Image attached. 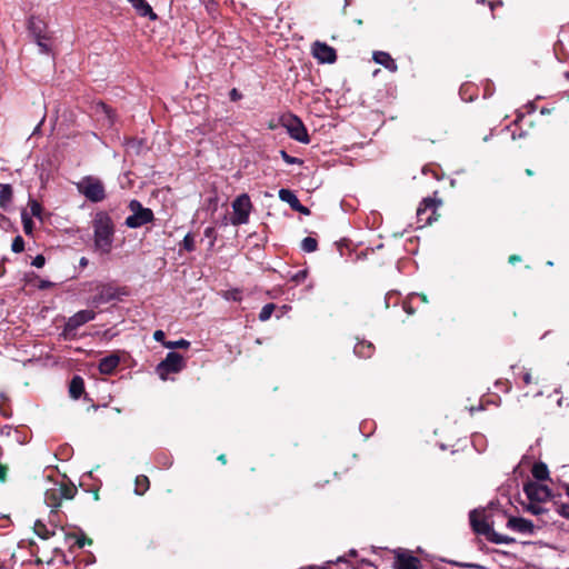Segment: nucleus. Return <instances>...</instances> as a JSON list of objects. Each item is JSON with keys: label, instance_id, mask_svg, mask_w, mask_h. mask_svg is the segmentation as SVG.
<instances>
[{"label": "nucleus", "instance_id": "nucleus-1", "mask_svg": "<svg viewBox=\"0 0 569 569\" xmlns=\"http://www.w3.org/2000/svg\"><path fill=\"white\" fill-rule=\"evenodd\" d=\"M94 249L108 254L111 252L114 241L116 227L112 218L106 211H98L92 220Z\"/></svg>", "mask_w": 569, "mask_h": 569}, {"label": "nucleus", "instance_id": "nucleus-2", "mask_svg": "<svg viewBox=\"0 0 569 569\" xmlns=\"http://www.w3.org/2000/svg\"><path fill=\"white\" fill-rule=\"evenodd\" d=\"M523 492L528 499L526 510L536 516L548 515V510L541 506L542 502H547L551 499V489L542 483L536 481H527L523 485Z\"/></svg>", "mask_w": 569, "mask_h": 569}, {"label": "nucleus", "instance_id": "nucleus-3", "mask_svg": "<svg viewBox=\"0 0 569 569\" xmlns=\"http://www.w3.org/2000/svg\"><path fill=\"white\" fill-rule=\"evenodd\" d=\"M77 492V488L73 483L62 480H47L44 490V502L51 508V511H56L63 499H72Z\"/></svg>", "mask_w": 569, "mask_h": 569}, {"label": "nucleus", "instance_id": "nucleus-4", "mask_svg": "<svg viewBox=\"0 0 569 569\" xmlns=\"http://www.w3.org/2000/svg\"><path fill=\"white\" fill-rule=\"evenodd\" d=\"M470 523L478 535H483L491 542H498V533L493 530V517L486 510H473L470 512Z\"/></svg>", "mask_w": 569, "mask_h": 569}, {"label": "nucleus", "instance_id": "nucleus-5", "mask_svg": "<svg viewBox=\"0 0 569 569\" xmlns=\"http://www.w3.org/2000/svg\"><path fill=\"white\" fill-rule=\"evenodd\" d=\"M77 190L91 202H101L107 193L103 182L94 176H86L76 183Z\"/></svg>", "mask_w": 569, "mask_h": 569}, {"label": "nucleus", "instance_id": "nucleus-6", "mask_svg": "<svg viewBox=\"0 0 569 569\" xmlns=\"http://www.w3.org/2000/svg\"><path fill=\"white\" fill-rule=\"evenodd\" d=\"M186 367L183 357L174 351L169 352L166 358L158 363L156 372L162 381L169 379L171 373H178Z\"/></svg>", "mask_w": 569, "mask_h": 569}, {"label": "nucleus", "instance_id": "nucleus-7", "mask_svg": "<svg viewBox=\"0 0 569 569\" xmlns=\"http://www.w3.org/2000/svg\"><path fill=\"white\" fill-rule=\"evenodd\" d=\"M129 209L132 212L126 219V226L132 229L140 228L153 219V212L149 208H143L138 200H131Z\"/></svg>", "mask_w": 569, "mask_h": 569}, {"label": "nucleus", "instance_id": "nucleus-8", "mask_svg": "<svg viewBox=\"0 0 569 569\" xmlns=\"http://www.w3.org/2000/svg\"><path fill=\"white\" fill-rule=\"evenodd\" d=\"M232 210L231 223L233 226L246 224L252 210L250 197L247 193L238 196L232 202Z\"/></svg>", "mask_w": 569, "mask_h": 569}, {"label": "nucleus", "instance_id": "nucleus-9", "mask_svg": "<svg viewBox=\"0 0 569 569\" xmlns=\"http://www.w3.org/2000/svg\"><path fill=\"white\" fill-rule=\"evenodd\" d=\"M282 124L287 129L288 134L301 142L308 143L310 141L307 129L302 121L295 114H288L282 117Z\"/></svg>", "mask_w": 569, "mask_h": 569}, {"label": "nucleus", "instance_id": "nucleus-10", "mask_svg": "<svg viewBox=\"0 0 569 569\" xmlns=\"http://www.w3.org/2000/svg\"><path fill=\"white\" fill-rule=\"evenodd\" d=\"M441 204L440 200H436L433 198H425L418 209H417V219L418 222L421 223L420 227H425L430 224L433 220H436V211L437 208Z\"/></svg>", "mask_w": 569, "mask_h": 569}, {"label": "nucleus", "instance_id": "nucleus-11", "mask_svg": "<svg viewBox=\"0 0 569 569\" xmlns=\"http://www.w3.org/2000/svg\"><path fill=\"white\" fill-rule=\"evenodd\" d=\"M96 318V312L92 310H80L73 316H71L64 325L63 328V337L66 339L70 338L73 332L84 323L92 321Z\"/></svg>", "mask_w": 569, "mask_h": 569}, {"label": "nucleus", "instance_id": "nucleus-12", "mask_svg": "<svg viewBox=\"0 0 569 569\" xmlns=\"http://www.w3.org/2000/svg\"><path fill=\"white\" fill-rule=\"evenodd\" d=\"M312 53L313 57L322 63H332L337 59L335 49L319 41L315 42Z\"/></svg>", "mask_w": 569, "mask_h": 569}, {"label": "nucleus", "instance_id": "nucleus-13", "mask_svg": "<svg viewBox=\"0 0 569 569\" xmlns=\"http://www.w3.org/2000/svg\"><path fill=\"white\" fill-rule=\"evenodd\" d=\"M396 569H420V560L408 551L399 550L396 553Z\"/></svg>", "mask_w": 569, "mask_h": 569}, {"label": "nucleus", "instance_id": "nucleus-14", "mask_svg": "<svg viewBox=\"0 0 569 569\" xmlns=\"http://www.w3.org/2000/svg\"><path fill=\"white\" fill-rule=\"evenodd\" d=\"M507 528L520 533L532 535L535 532V525L532 523V521L521 517L510 516L507 521Z\"/></svg>", "mask_w": 569, "mask_h": 569}, {"label": "nucleus", "instance_id": "nucleus-15", "mask_svg": "<svg viewBox=\"0 0 569 569\" xmlns=\"http://www.w3.org/2000/svg\"><path fill=\"white\" fill-rule=\"evenodd\" d=\"M279 198L283 202H287L291 207V209L306 216L310 213L309 209L300 203L299 199L291 190L280 189Z\"/></svg>", "mask_w": 569, "mask_h": 569}, {"label": "nucleus", "instance_id": "nucleus-16", "mask_svg": "<svg viewBox=\"0 0 569 569\" xmlns=\"http://www.w3.org/2000/svg\"><path fill=\"white\" fill-rule=\"evenodd\" d=\"M99 290L98 295L92 298V305L99 306L107 303L116 298V291L112 287L100 284L97 287Z\"/></svg>", "mask_w": 569, "mask_h": 569}, {"label": "nucleus", "instance_id": "nucleus-17", "mask_svg": "<svg viewBox=\"0 0 569 569\" xmlns=\"http://www.w3.org/2000/svg\"><path fill=\"white\" fill-rule=\"evenodd\" d=\"M137 13L141 17H147L150 20H156L157 14L153 12L151 6L146 0H127Z\"/></svg>", "mask_w": 569, "mask_h": 569}, {"label": "nucleus", "instance_id": "nucleus-18", "mask_svg": "<svg viewBox=\"0 0 569 569\" xmlns=\"http://www.w3.org/2000/svg\"><path fill=\"white\" fill-rule=\"evenodd\" d=\"M98 119L102 121L103 126L111 127L114 122V113L106 103H99L96 108Z\"/></svg>", "mask_w": 569, "mask_h": 569}, {"label": "nucleus", "instance_id": "nucleus-19", "mask_svg": "<svg viewBox=\"0 0 569 569\" xmlns=\"http://www.w3.org/2000/svg\"><path fill=\"white\" fill-rule=\"evenodd\" d=\"M376 63L383 66L391 72L397 71L398 67L396 61L391 58L388 52L385 51H376L372 56Z\"/></svg>", "mask_w": 569, "mask_h": 569}, {"label": "nucleus", "instance_id": "nucleus-20", "mask_svg": "<svg viewBox=\"0 0 569 569\" xmlns=\"http://www.w3.org/2000/svg\"><path fill=\"white\" fill-rule=\"evenodd\" d=\"M120 358L117 355H110L102 358L99 362V371L103 375L112 373L119 366Z\"/></svg>", "mask_w": 569, "mask_h": 569}, {"label": "nucleus", "instance_id": "nucleus-21", "mask_svg": "<svg viewBox=\"0 0 569 569\" xmlns=\"http://www.w3.org/2000/svg\"><path fill=\"white\" fill-rule=\"evenodd\" d=\"M531 473H532V477L537 481H545V480L549 479L548 466L542 461H538V462L533 463V466L531 468Z\"/></svg>", "mask_w": 569, "mask_h": 569}, {"label": "nucleus", "instance_id": "nucleus-22", "mask_svg": "<svg viewBox=\"0 0 569 569\" xmlns=\"http://www.w3.org/2000/svg\"><path fill=\"white\" fill-rule=\"evenodd\" d=\"M29 30L34 38L46 36V23L37 17H31L29 20Z\"/></svg>", "mask_w": 569, "mask_h": 569}, {"label": "nucleus", "instance_id": "nucleus-23", "mask_svg": "<svg viewBox=\"0 0 569 569\" xmlns=\"http://www.w3.org/2000/svg\"><path fill=\"white\" fill-rule=\"evenodd\" d=\"M373 345L367 341L357 342L353 349L356 356H358L359 358H370L373 353Z\"/></svg>", "mask_w": 569, "mask_h": 569}, {"label": "nucleus", "instance_id": "nucleus-24", "mask_svg": "<svg viewBox=\"0 0 569 569\" xmlns=\"http://www.w3.org/2000/svg\"><path fill=\"white\" fill-rule=\"evenodd\" d=\"M84 390V383L81 377L76 376L72 378L70 386H69V392L70 396L73 399H78Z\"/></svg>", "mask_w": 569, "mask_h": 569}, {"label": "nucleus", "instance_id": "nucleus-25", "mask_svg": "<svg viewBox=\"0 0 569 569\" xmlns=\"http://www.w3.org/2000/svg\"><path fill=\"white\" fill-rule=\"evenodd\" d=\"M34 532L42 539H49L54 535V530L48 528L42 521L38 520L34 523Z\"/></svg>", "mask_w": 569, "mask_h": 569}, {"label": "nucleus", "instance_id": "nucleus-26", "mask_svg": "<svg viewBox=\"0 0 569 569\" xmlns=\"http://www.w3.org/2000/svg\"><path fill=\"white\" fill-rule=\"evenodd\" d=\"M12 199V188L10 184H0V206L6 207Z\"/></svg>", "mask_w": 569, "mask_h": 569}, {"label": "nucleus", "instance_id": "nucleus-27", "mask_svg": "<svg viewBox=\"0 0 569 569\" xmlns=\"http://www.w3.org/2000/svg\"><path fill=\"white\" fill-rule=\"evenodd\" d=\"M149 488V479L146 476H138L136 478L134 491L137 495H143Z\"/></svg>", "mask_w": 569, "mask_h": 569}, {"label": "nucleus", "instance_id": "nucleus-28", "mask_svg": "<svg viewBox=\"0 0 569 569\" xmlns=\"http://www.w3.org/2000/svg\"><path fill=\"white\" fill-rule=\"evenodd\" d=\"M21 220L23 224V231L26 234L30 236L33 232L34 223L32 221V218L27 211L21 212Z\"/></svg>", "mask_w": 569, "mask_h": 569}, {"label": "nucleus", "instance_id": "nucleus-29", "mask_svg": "<svg viewBox=\"0 0 569 569\" xmlns=\"http://www.w3.org/2000/svg\"><path fill=\"white\" fill-rule=\"evenodd\" d=\"M317 247H318V242L315 238H311V237H306L302 241H301V249L305 251V252H313L317 250Z\"/></svg>", "mask_w": 569, "mask_h": 569}, {"label": "nucleus", "instance_id": "nucleus-30", "mask_svg": "<svg viewBox=\"0 0 569 569\" xmlns=\"http://www.w3.org/2000/svg\"><path fill=\"white\" fill-rule=\"evenodd\" d=\"M163 347L168 349H188L190 347V341L186 339H179L176 341L163 342Z\"/></svg>", "mask_w": 569, "mask_h": 569}, {"label": "nucleus", "instance_id": "nucleus-31", "mask_svg": "<svg viewBox=\"0 0 569 569\" xmlns=\"http://www.w3.org/2000/svg\"><path fill=\"white\" fill-rule=\"evenodd\" d=\"M276 306L273 303H267L262 307L259 313L260 321H267L270 319L272 312L274 311Z\"/></svg>", "mask_w": 569, "mask_h": 569}, {"label": "nucleus", "instance_id": "nucleus-32", "mask_svg": "<svg viewBox=\"0 0 569 569\" xmlns=\"http://www.w3.org/2000/svg\"><path fill=\"white\" fill-rule=\"evenodd\" d=\"M29 208H30L31 216L41 219L42 207H41V204L38 201L30 200L29 201Z\"/></svg>", "mask_w": 569, "mask_h": 569}, {"label": "nucleus", "instance_id": "nucleus-33", "mask_svg": "<svg viewBox=\"0 0 569 569\" xmlns=\"http://www.w3.org/2000/svg\"><path fill=\"white\" fill-rule=\"evenodd\" d=\"M182 247L187 251H193L196 248L194 238L191 233H187L182 240Z\"/></svg>", "mask_w": 569, "mask_h": 569}, {"label": "nucleus", "instance_id": "nucleus-34", "mask_svg": "<svg viewBox=\"0 0 569 569\" xmlns=\"http://www.w3.org/2000/svg\"><path fill=\"white\" fill-rule=\"evenodd\" d=\"M223 298L232 301L241 300V291L239 289H231L223 292Z\"/></svg>", "mask_w": 569, "mask_h": 569}, {"label": "nucleus", "instance_id": "nucleus-35", "mask_svg": "<svg viewBox=\"0 0 569 569\" xmlns=\"http://www.w3.org/2000/svg\"><path fill=\"white\" fill-rule=\"evenodd\" d=\"M11 249L13 252L19 253L22 252L24 249V241L21 236H17L11 244Z\"/></svg>", "mask_w": 569, "mask_h": 569}, {"label": "nucleus", "instance_id": "nucleus-36", "mask_svg": "<svg viewBox=\"0 0 569 569\" xmlns=\"http://www.w3.org/2000/svg\"><path fill=\"white\" fill-rule=\"evenodd\" d=\"M34 39H36L37 44L39 46L41 52L48 53L50 51L49 46L47 43V40H48L47 36H42L41 38L38 37Z\"/></svg>", "mask_w": 569, "mask_h": 569}, {"label": "nucleus", "instance_id": "nucleus-37", "mask_svg": "<svg viewBox=\"0 0 569 569\" xmlns=\"http://www.w3.org/2000/svg\"><path fill=\"white\" fill-rule=\"evenodd\" d=\"M307 270H299L298 272H296L295 274L291 276V281L296 282V283H301L306 280L307 278Z\"/></svg>", "mask_w": 569, "mask_h": 569}, {"label": "nucleus", "instance_id": "nucleus-38", "mask_svg": "<svg viewBox=\"0 0 569 569\" xmlns=\"http://www.w3.org/2000/svg\"><path fill=\"white\" fill-rule=\"evenodd\" d=\"M13 556L9 558L0 559V569H13L14 567Z\"/></svg>", "mask_w": 569, "mask_h": 569}, {"label": "nucleus", "instance_id": "nucleus-39", "mask_svg": "<svg viewBox=\"0 0 569 569\" xmlns=\"http://www.w3.org/2000/svg\"><path fill=\"white\" fill-rule=\"evenodd\" d=\"M521 381L525 386H530L531 383H537V379L532 377V375L528 371H523L521 373Z\"/></svg>", "mask_w": 569, "mask_h": 569}, {"label": "nucleus", "instance_id": "nucleus-40", "mask_svg": "<svg viewBox=\"0 0 569 569\" xmlns=\"http://www.w3.org/2000/svg\"><path fill=\"white\" fill-rule=\"evenodd\" d=\"M280 154H281V158L284 160V162H287L288 164H295V163L301 162L298 158L291 157L284 150H281Z\"/></svg>", "mask_w": 569, "mask_h": 569}, {"label": "nucleus", "instance_id": "nucleus-41", "mask_svg": "<svg viewBox=\"0 0 569 569\" xmlns=\"http://www.w3.org/2000/svg\"><path fill=\"white\" fill-rule=\"evenodd\" d=\"M557 512L566 518L569 519V503H561L557 507Z\"/></svg>", "mask_w": 569, "mask_h": 569}, {"label": "nucleus", "instance_id": "nucleus-42", "mask_svg": "<svg viewBox=\"0 0 569 569\" xmlns=\"http://www.w3.org/2000/svg\"><path fill=\"white\" fill-rule=\"evenodd\" d=\"M204 236H206L207 238H210V239H211V241H210V247H213V244H214V240H216V232H214V228H212V227H207V228L204 229Z\"/></svg>", "mask_w": 569, "mask_h": 569}, {"label": "nucleus", "instance_id": "nucleus-43", "mask_svg": "<svg viewBox=\"0 0 569 569\" xmlns=\"http://www.w3.org/2000/svg\"><path fill=\"white\" fill-rule=\"evenodd\" d=\"M46 263V259L42 254H38L33 258L31 264L36 268H42Z\"/></svg>", "mask_w": 569, "mask_h": 569}, {"label": "nucleus", "instance_id": "nucleus-44", "mask_svg": "<svg viewBox=\"0 0 569 569\" xmlns=\"http://www.w3.org/2000/svg\"><path fill=\"white\" fill-rule=\"evenodd\" d=\"M153 339L158 342H161L163 345V342H167L164 340V332L162 330H156L153 332Z\"/></svg>", "mask_w": 569, "mask_h": 569}, {"label": "nucleus", "instance_id": "nucleus-45", "mask_svg": "<svg viewBox=\"0 0 569 569\" xmlns=\"http://www.w3.org/2000/svg\"><path fill=\"white\" fill-rule=\"evenodd\" d=\"M74 545H77L79 548H82L86 543H91L90 539H87L86 537L76 538Z\"/></svg>", "mask_w": 569, "mask_h": 569}, {"label": "nucleus", "instance_id": "nucleus-46", "mask_svg": "<svg viewBox=\"0 0 569 569\" xmlns=\"http://www.w3.org/2000/svg\"><path fill=\"white\" fill-rule=\"evenodd\" d=\"M515 541L516 540L513 538L500 533V543H511Z\"/></svg>", "mask_w": 569, "mask_h": 569}, {"label": "nucleus", "instance_id": "nucleus-47", "mask_svg": "<svg viewBox=\"0 0 569 569\" xmlns=\"http://www.w3.org/2000/svg\"><path fill=\"white\" fill-rule=\"evenodd\" d=\"M7 467L0 465V482L6 480Z\"/></svg>", "mask_w": 569, "mask_h": 569}, {"label": "nucleus", "instance_id": "nucleus-48", "mask_svg": "<svg viewBox=\"0 0 569 569\" xmlns=\"http://www.w3.org/2000/svg\"><path fill=\"white\" fill-rule=\"evenodd\" d=\"M555 109H556L555 107H552V108L542 107L539 112H540V114L546 116V114H550Z\"/></svg>", "mask_w": 569, "mask_h": 569}, {"label": "nucleus", "instance_id": "nucleus-49", "mask_svg": "<svg viewBox=\"0 0 569 569\" xmlns=\"http://www.w3.org/2000/svg\"><path fill=\"white\" fill-rule=\"evenodd\" d=\"M519 261H521V257L518 256V254H511L509 257V262L512 263V264H515L516 262H519Z\"/></svg>", "mask_w": 569, "mask_h": 569}, {"label": "nucleus", "instance_id": "nucleus-50", "mask_svg": "<svg viewBox=\"0 0 569 569\" xmlns=\"http://www.w3.org/2000/svg\"><path fill=\"white\" fill-rule=\"evenodd\" d=\"M51 286H52V283H51L50 281H41V283H40V286H39V287H40L41 289H46V288H49V287H51Z\"/></svg>", "mask_w": 569, "mask_h": 569}, {"label": "nucleus", "instance_id": "nucleus-51", "mask_svg": "<svg viewBox=\"0 0 569 569\" xmlns=\"http://www.w3.org/2000/svg\"><path fill=\"white\" fill-rule=\"evenodd\" d=\"M230 94H231L232 100H236L239 98L238 91L236 89H232Z\"/></svg>", "mask_w": 569, "mask_h": 569}, {"label": "nucleus", "instance_id": "nucleus-52", "mask_svg": "<svg viewBox=\"0 0 569 569\" xmlns=\"http://www.w3.org/2000/svg\"><path fill=\"white\" fill-rule=\"evenodd\" d=\"M501 132L510 133V137H511V138H515V132H513V131H510L509 126H507V127H506Z\"/></svg>", "mask_w": 569, "mask_h": 569}, {"label": "nucleus", "instance_id": "nucleus-53", "mask_svg": "<svg viewBox=\"0 0 569 569\" xmlns=\"http://www.w3.org/2000/svg\"><path fill=\"white\" fill-rule=\"evenodd\" d=\"M527 108H529V111H528L529 113H530V112H533V111L536 110V106H535L533 103H529V104L527 106Z\"/></svg>", "mask_w": 569, "mask_h": 569}, {"label": "nucleus", "instance_id": "nucleus-54", "mask_svg": "<svg viewBox=\"0 0 569 569\" xmlns=\"http://www.w3.org/2000/svg\"><path fill=\"white\" fill-rule=\"evenodd\" d=\"M562 488L565 489L566 495L569 497V483H563Z\"/></svg>", "mask_w": 569, "mask_h": 569}, {"label": "nucleus", "instance_id": "nucleus-55", "mask_svg": "<svg viewBox=\"0 0 569 569\" xmlns=\"http://www.w3.org/2000/svg\"><path fill=\"white\" fill-rule=\"evenodd\" d=\"M465 90H467V87H461L460 88V94H461L462 99H466L465 96H463L465 94Z\"/></svg>", "mask_w": 569, "mask_h": 569}, {"label": "nucleus", "instance_id": "nucleus-56", "mask_svg": "<svg viewBox=\"0 0 569 569\" xmlns=\"http://www.w3.org/2000/svg\"><path fill=\"white\" fill-rule=\"evenodd\" d=\"M218 460H220L222 463H226V456L224 455H220L218 457Z\"/></svg>", "mask_w": 569, "mask_h": 569}, {"label": "nucleus", "instance_id": "nucleus-57", "mask_svg": "<svg viewBox=\"0 0 569 569\" xmlns=\"http://www.w3.org/2000/svg\"><path fill=\"white\" fill-rule=\"evenodd\" d=\"M87 263H88L87 259L86 258H81L80 264L81 266H86Z\"/></svg>", "mask_w": 569, "mask_h": 569}, {"label": "nucleus", "instance_id": "nucleus-58", "mask_svg": "<svg viewBox=\"0 0 569 569\" xmlns=\"http://www.w3.org/2000/svg\"><path fill=\"white\" fill-rule=\"evenodd\" d=\"M522 118H523V114H518L517 119L515 120V123H517L519 120H522Z\"/></svg>", "mask_w": 569, "mask_h": 569}, {"label": "nucleus", "instance_id": "nucleus-59", "mask_svg": "<svg viewBox=\"0 0 569 569\" xmlns=\"http://www.w3.org/2000/svg\"><path fill=\"white\" fill-rule=\"evenodd\" d=\"M493 6H495V3L492 1H489V7H490V10L492 13H493Z\"/></svg>", "mask_w": 569, "mask_h": 569}, {"label": "nucleus", "instance_id": "nucleus-60", "mask_svg": "<svg viewBox=\"0 0 569 569\" xmlns=\"http://www.w3.org/2000/svg\"><path fill=\"white\" fill-rule=\"evenodd\" d=\"M526 173H527L528 176H532V174H533V171H532L531 169H527V170H526Z\"/></svg>", "mask_w": 569, "mask_h": 569}, {"label": "nucleus", "instance_id": "nucleus-61", "mask_svg": "<svg viewBox=\"0 0 569 569\" xmlns=\"http://www.w3.org/2000/svg\"><path fill=\"white\" fill-rule=\"evenodd\" d=\"M417 296H418V297H421V299H422L423 301H427V299H426V297H425V296H422V295H417Z\"/></svg>", "mask_w": 569, "mask_h": 569}, {"label": "nucleus", "instance_id": "nucleus-62", "mask_svg": "<svg viewBox=\"0 0 569 569\" xmlns=\"http://www.w3.org/2000/svg\"><path fill=\"white\" fill-rule=\"evenodd\" d=\"M350 555H351V556H355V555H356V550H353V549H352V550H350Z\"/></svg>", "mask_w": 569, "mask_h": 569}, {"label": "nucleus", "instance_id": "nucleus-63", "mask_svg": "<svg viewBox=\"0 0 569 569\" xmlns=\"http://www.w3.org/2000/svg\"><path fill=\"white\" fill-rule=\"evenodd\" d=\"M406 311H407L408 313H412V311H411L409 308H406Z\"/></svg>", "mask_w": 569, "mask_h": 569}, {"label": "nucleus", "instance_id": "nucleus-64", "mask_svg": "<svg viewBox=\"0 0 569 569\" xmlns=\"http://www.w3.org/2000/svg\"><path fill=\"white\" fill-rule=\"evenodd\" d=\"M485 0H476L477 3L483 2Z\"/></svg>", "mask_w": 569, "mask_h": 569}]
</instances>
